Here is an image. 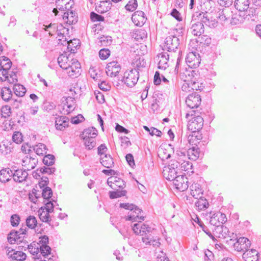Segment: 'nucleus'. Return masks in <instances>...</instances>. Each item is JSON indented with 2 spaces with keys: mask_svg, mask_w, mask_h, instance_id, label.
<instances>
[{
  "mask_svg": "<svg viewBox=\"0 0 261 261\" xmlns=\"http://www.w3.org/2000/svg\"><path fill=\"white\" fill-rule=\"evenodd\" d=\"M141 64L140 58L136 61L134 69L126 71L123 76L122 81L128 87H132L137 83L139 77L140 68L145 67V62L142 60Z\"/></svg>",
  "mask_w": 261,
  "mask_h": 261,
  "instance_id": "1",
  "label": "nucleus"
},
{
  "mask_svg": "<svg viewBox=\"0 0 261 261\" xmlns=\"http://www.w3.org/2000/svg\"><path fill=\"white\" fill-rule=\"evenodd\" d=\"M190 32L195 36H200L204 32V23L202 22L201 17L199 12H195L192 16Z\"/></svg>",
  "mask_w": 261,
  "mask_h": 261,
  "instance_id": "2",
  "label": "nucleus"
},
{
  "mask_svg": "<svg viewBox=\"0 0 261 261\" xmlns=\"http://www.w3.org/2000/svg\"><path fill=\"white\" fill-rule=\"evenodd\" d=\"M193 113H195L194 111H192L191 114L189 113L186 114V117L187 119H188L190 116H193L189 120L187 128L191 132L200 130L202 128L203 125V119L201 116H196Z\"/></svg>",
  "mask_w": 261,
  "mask_h": 261,
  "instance_id": "3",
  "label": "nucleus"
},
{
  "mask_svg": "<svg viewBox=\"0 0 261 261\" xmlns=\"http://www.w3.org/2000/svg\"><path fill=\"white\" fill-rule=\"evenodd\" d=\"M132 229L135 234L142 236V238L154 234V229L147 224H143L141 222L135 223L132 226Z\"/></svg>",
  "mask_w": 261,
  "mask_h": 261,
  "instance_id": "4",
  "label": "nucleus"
},
{
  "mask_svg": "<svg viewBox=\"0 0 261 261\" xmlns=\"http://www.w3.org/2000/svg\"><path fill=\"white\" fill-rule=\"evenodd\" d=\"M179 164V161H173L171 165L165 167L163 171L164 176L167 180L172 181L178 176L177 170Z\"/></svg>",
  "mask_w": 261,
  "mask_h": 261,
  "instance_id": "5",
  "label": "nucleus"
},
{
  "mask_svg": "<svg viewBox=\"0 0 261 261\" xmlns=\"http://www.w3.org/2000/svg\"><path fill=\"white\" fill-rule=\"evenodd\" d=\"M179 45V40L175 36H169L167 37L164 44L163 49L169 52H175L178 49Z\"/></svg>",
  "mask_w": 261,
  "mask_h": 261,
  "instance_id": "6",
  "label": "nucleus"
},
{
  "mask_svg": "<svg viewBox=\"0 0 261 261\" xmlns=\"http://www.w3.org/2000/svg\"><path fill=\"white\" fill-rule=\"evenodd\" d=\"M26 228H20L19 231H12L10 232L8 236V241L9 243L13 244L17 243V244L22 242V239L24 236L26 234Z\"/></svg>",
  "mask_w": 261,
  "mask_h": 261,
  "instance_id": "7",
  "label": "nucleus"
},
{
  "mask_svg": "<svg viewBox=\"0 0 261 261\" xmlns=\"http://www.w3.org/2000/svg\"><path fill=\"white\" fill-rule=\"evenodd\" d=\"M215 232L219 238H226L229 237L230 238V241H234L237 239V234L229 231L228 228L223 225L215 227Z\"/></svg>",
  "mask_w": 261,
  "mask_h": 261,
  "instance_id": "8",
  "label": "nucleus"
},
{
  "mask_svg": "<svg viewBox=\"0 0 261 261\" xmlns=\"http://www.w3.org/2000/svg\"><path fill=\"white\" fill-rule=\"evenodd\" d=\"M200 61L199 54L195 51L189 53L186 58V62L189 67L191 68H196L199 67Z\"/></svg>",
  "mask_w": 261,
  "mask_h": 261,
  "instance_id": "9",
  "label": "nucleus"
},
{
  "mask_svg": "<svg viewBox=\"0 0 261 261\" xmlns=\"http://www.w3.org/2000/svg\"><path fill=\"white\" fill-rule=\"evenodd\" d=\"M34 153L26 155L22 159V165L27 170L34 169L38 163V159Z\"/></svg>",
  "mask_w": 261,
  "mask_h": 261,
  "instance_id": "10",
  "label": "nucleus"
},
{
  "mask_svg": "<svg viewBox=\"0 0 261 261\" xmlns=\"http://www.w3.org/2000/svg\"><path fill=\"white\" fill-rule=\"evenodd\" d=\"M198 76L196 71L189 67L180 70L179 72V77L184 82H191L192 80H196V77Z\"/></svg>",
  "mask_w": 261,
  "mask_h": 261,
  "instance_id": "11",
  "label": "nucleus"
},
{
  "mask_svg": "<svg viewBox=\"0 0 261 261\" xmlns=\"http://www.w3.org/2000/svg\"><path fill=\"white\" fill-rule=\"evenodd\" d=\"M237 241L233 244L235 250L238 252L246 251L250 247V241L246 238H237Z\"/></svg>",
  "mask_w": 261,
  "mask_h": 261,
  "instance_id": "12",
  "label": "nucleus"
},
{
  "mask_svg": "<svg viewBox=\"0 0 261 261\" xmlns=\"http://www.w3.org/2000/svg\"><path fill=\"white\" fill-rule=\"evenodd\" d=\"M172 181L176 188L180 191H184L189 187L188 178L185 175H178Z\"/></svg>",
  "mask_w": 261,
  "mask_h": 261,
  "instance_id": "13",
  "label": "nucleus"
},
{
  "mask_svg": "<svg viewBox=\"0 0 261 261\" xmlns=\"http://www.w3.org/2000/svg\"><path fill=\"white\" fill-rule=\"evenodd\" d=\"M27 246L29 252L34 256V257L35 258L39 259L41 257V255L45 257L49 255L47 253H42V251L41 250V247H40L39 245H38L36 242H33L30 245H27Z\"/></svg>",
  "mask_w": 261,
  "mask_h": 261,
  "instance_id": "14",
  "label": "nucleus"
},
{
  "mask_svg": "<svg viewBox=\"0 0 261 261\" xmlns=\"http://www.w3.org/2000/svg\"><path fill=\"white\" fill-rule=\"evenodd\" d=\"M186 102L190 108H197L201 103L200 96L196 92L192 93L187 97Z\"/></svg>",
  "mask_w": 261,
  "mask_h": 261,
  "instance_id": "15",
  "label": "nucleus"
},
{
  "mask_svg": "<svg viewBox=\"0 0 261 261\" xmlns=\"http://www.w3.org/2000/svg\"><path fill=\"white\" fill-rule=\"evenodd\" d=\"M70 64L67 70V73L70 76L77 77L80 74L81 64L79 62L75 59L70 61Z\"/></svg>",
  "mask_w": 261,
  "mask_h": 261,
  "instance_id": "16",
  "label": "nucleus"
},
{
  "mask_svg": "<svg viewBox=\"0 0 261 261\" xmlns=\"http://www.w3.org/2000/svg\"><path fill=\"white\" fill-rule=\"evenodd\" d=\"M120 64L115 61L109 63L106 67L107 74L110 77L116 76L121 70Z\"/></svg>",
  "mask_w": 261,
  "mask_h": 261,
  "instance_id": "17",
  "label": "nucleus"
},
{
  "mask_svg": "<svg viewBox=\"0 0 261 261\" xmlns=\"http://www.w3.org/2000/svg\"><path fill=\"white\" fill-rule=\"evenodd\" d=\"M28 176L25 169H15L12 168V177L16 182H21L25 181Z\"/></svg>",
  "mask_w": 261,
  "mask_h": 261,
  "instance_id": "18",
  "label": "nucleus"
},
{
  "mask_svg": "<svg viewBox=\"0 0 261 261\" xmlns=\"http://www.w3.org/2000/svg\"><path fill=\"white\" fill-rule=\"evenodd\" d=\"M231 16L232 11L229 8L220 9L216 14V17L219 19L222 23H224L228 20H229Z\"/></svg>",
  "mask_w": 261,
  "mask_h": 261,
  "instance_id": "19",
  "label": "nucleus"
},
{
  "mask_svg": "<svg viewBox=\"0 0 261 261\" xmlns=\"http://www.w3.org/2000/svg\"><path fill=\"white\" fill-rule=\"evenodd\" d=\"M49 239L47 236H41L39 238L38 242H37L40 247L42 253H47L49 255L51 254V248L47 245L48 244Z\"/></svg>",
  "mask_w": 261,
  "mask_h": 261,
  "instance_id": "20",
  "label": "nucleus"
},
{
  "mask_svg": "<svg viewBox=\"0 0 261 261\" xmlns=\"http://www.w3.org/2000/svg\"><path fill=\"white\" fill-rule=\"evenodd\" d=\"M132 20L136 25L141 27L145 23L146 18L143 11H137L132 15Z\"/></svg>",
  "mask_w": 261,
  "mask_h": 261,
  "instance_id": "21",
  "label": "nucleus"
},
{
  "mask_svg": "<svg viewBox=\"0 0 261 261\" xmlns=\"http://www.w3.org/2000/svg\"><path fill=\"white\" fill-rule=\"evenodd\" d=\"M141 213L142 210L136 206L134 210L130 211V213H128L126 220L132 221L133 222L138 221L139 222H141V221H143L144 220V217L140 215Z\"/></svg>",
  "mask_w": 261,
  "mask_h": 261,
  "instance_id": "22",
  "label": "nucleus"
},
{
  "mask_svg": "<svg viewBox=\"0 0 261 261\" xmlns=\"http://www.w3.org/2000/svg\"><path fill=\"white\" fill-rule=\"evenodd\" d=\"M63 20L67 24H73L77 22V16L74 11H66L62 15Z\"/></svg>",
  "mask_w": 261,
  "mask_h": 261,
  "instance_id": "23",
  "label": "nucleus"
},
{
  "mask_svg": "<svg viewBox=\"0 0 261 261\" xmlns=\"http://www.w3.org/2000/svg\"><path fill=\"white\" fill-rule=\"evenodd\" d=\"M200 16L201 17L202 22L204 24L210 28H215L217 26L218 21L215 19L210 18L207 12H199Z\"/></svg>",
  "mask_w": 261,
  "mask_h": 261,
  "instance_id": "24",
  "label": "nucleus"
},
{
  "mask_svg": "<svg viewBox=\"0 0 261 261\" xmlns=\"http://www.w3.org/2000/svg\"><path fill=\"white\" fill-rule=\"evenodd\" d=\"M110 183H111L110 186L113 189H115L116 187L123 189L125 187V182L124 181L117 177H111L109 178L108 179V184L109 185Z\"/></svg>",
  "mask_w": 261,
  "mask_h": 261,
  "instance_id": "25",
  "label": "nucleus"
},
{
  "mask_svg": "<svg viewBox=\"0 0 261 261\" xmlns=\"http://www.w3.org/2000/svg\"><path fill=\"white\" fill-rule=\"evenodd\" d=\"M168 54L161 53L158 55V68L160 69H166L168 67Z\"/></svg>",
  "mask_w": 261,
  "mask_h": 261,
  "instance_id": "26",
  "label": "nucleus"
},
{
  "mask_svg": "<svg viewBox=\"0 0 261 261\" xmlns=\"http://www.w3.org/2000/svg\"><path fill=\"white\" fill-rule=\"evenodd\" d=\"M250 5V0H234V5L237 10L240 12L246 11Z\"/></svg>",
  "mask_w": 261,
  "mask_h": 261,
  "instance_id": "27",
  "label": "nucleus"
},
{
  "mask_svg": "<svg viewBox=\"0 0 261 261\" xmlns=\"http://www.w3.org/2000/svg\"><path fill=\"white\" fill-rule=\"evenodd\" d=\"M245 261H258V252L255 249L247 250L243 254Z\"/></svg>",
  "mask_w": 261,
  "mask_h": 261,
  "instance_id": "28",
  "label": "nucleus"
},
{
  "mask_svg": "<svg viewBox=\"0 0 261 261\" xmlns=\"http://www.w3.org/2000/svg\"><path fill=\"white\" fill-rule=\"evenodd\" d=\"M69 119L66 116H60L56 118L55 126L57 129L63 130L68 126Z\"/></svg>",
  "mask_w": 261,
  "mask_h": 261,
  "instance_id": "29",
  "label": "nucleus"
},
{
  "mask_svg": "<svg viewBox=\"0 0 261 261\" xmlns=\"http://www.w3.org/2000/svg\"><path fill=\"white\" fill-rule=\"evenodd\" d=\"M112 3L110 1L100 2L99 4L96 6L95 10L99 13H103L110 10Z\"/></svg>",
  "mask_w": 261,
  "mask_h": 261,
  "instance_id": "30",
  "label": "nucleus"
},
{
  "mask_svg": "<svg viewBox=\"0 0 261 261\" xmlns=\"http://www.w3.org/2000/svg\"><path fill=\"white\" fill-rule=\"evenodd\" d=\"M154 234H151L147 237H143L142 238V240L143 243L146 244L152 245L154 247H158L161 244L159 242V239L157 236L154 237Z\"/></svg>",
  "mask_w": 261,
  "mask_h": 261,
  "instance_id": "31",
  "label": "nucleus"
},
{
  "mask_svg": "<svg viewBox=\"0 0 261 261\" xmlns=\"http://www.w3.org/2000/svg\"><path fill=\"white\" fill-rule=\"evenodd\" d=\"M12 177V169L5 168L0 171V181L6 182L9 181Z\"/></svg>",
  "mask_w": 261,
  "mask_h": 261,
  "instance_id": "32",
  "label": "nucleus"
},
{
  "mask_svg": "<svg viewBox=\"0 0 261 261\" xmlns=\"http://www.w3.org/2000/svg\"><path fill=\"white\" fill-rule=\"evenodd\" d=\"M100 163L105 167L107 168H112L114 166L113 159L110 154H105L100 158Z\"/></svg>",
  "mask_w": 261,
  "mask_h": 261,
  "instance_id": "33",
  "label": "nucleus"
},
{
  "mask_svg": "<svg viewBox=\"0 0 261 261\" xmlns=\"http://www.w3.org/2000/svg\"><path fill=\"white\" fill-rule=\"evenodd\" d=\"M199 148L196 147H192L187 150L188 159L196 161L199 156Z\"/></svg>",
  "mask_w": 261,
  "mask_h": 261,
  "instance_id": "34",
  "label": "nucleus"
},
{
  "mask_svg": "<svg viewBox=\"0 0 261 261\" xmlns=\"http://www.w3.org/2000/svg\"><path fill=\"white\" fill-rule=\"evenodd\" d=\"M97 135V131L93 127L85 129L83 132V139L95 138Z\"/></svg>",
  "mask_w": 261,
  "mask_h": 261,
  "instance_id": "35",
  "label": "nucleus"
},
{
  "mask_svg": "<svg viewBox=\"0 0 261 261\" xmlns=\"http://www.w3.org/2000/svg\"><path fill=\"white\" fill-rule=\"evenodd\" d=\"M1 95L3 99L5 101L13 100L12 92L9 88L3 87L1 89Z\"/></svg>",
  "mask_w": 261,
  "mask_h": 261,
  "instance_id": "36",
  "label": "nucleus"
},
{
  "mask_svg": "<svg viewBox=\"0 0 261 261\" xmlns=\"http://www.w3.org/2000/svg\"><path fill=\"white\" fill-rule=\"evenodd\" d=\"M38 215L40 220L43 222H46L49 223L51 221L50 218L49 213L47 211L45 210L43 207H41L38 211Z\"/></svg>",
  "mask_w": 261,
  "mask_h": 261,
  "instance_id": "37",
  "label": "nucleus"
},
{
  "mask_svg": "<svg viewBox=\"0 0 261 261\" xmlns=\"http://www.w3.org/2000/svg\"><path fill=\"white\" fill-rule=\"evenodd\" d=\"M181 170L187 171V173L191 174L194 172L192 163L187 160L180 162L179 166Z\"/></svg>",
  "mask_w": 261,
  "mask_h": 261,
  "instance_id": "38",
  "label": "nucleus"
},
{
  "mask_svg": "<svg viewBox=\"0 0 261 261\" xmlns=\"http://www.w3.org/2000/svg\"><path fill=\"white\" fill-rule=\"evenodd\" d=\"M191 194L193 197L198 198L202 194L200 186L197 183H194L190 186Z\"/></svg>",
  "mask_w": 261,
  "mask_h": 261,
  "instance_id": "39",
  "label": "nucleus"
},
{
  "mask_svg": "<svg viewBox=\"0 0 261 261\" xmlns=\"http://www.w3.org/2000/svg\"><path fill=\"white\" fill-rule=\"evenodd\" d=\"M58 62L60 67L66 71L71 63L70 61L69 62L68 58L64 55H61L58 57Z\"/></svg>",
  "mask_w": 261,
  "mask_h": 261,
  "instance_id": "40",
  "label": "nucleus"
},
{
  "mask_svg": "<svg viewBox=\"0 0 261 261\" xmlns=\"http://www.w3.org/2000/svg\"><path fill=\"white\" fill-rule=\"evenodd\" d=\"M10 258H12L10 261H25L27 255L22 251H15L10 254Z\"/></svg>",
  "mask_w": 261,
  "mask_h": 261,
  "instance_id": "41",
  "label": "nucleus"
},
{
  "mask_svg": "<svg viewBox=\"0 0 261 261\" xmlns=\"http://www.w3.org/2000/svg\"><path fill=\"white\" fill-rule=\"evenodd\" d=\"M58 28L59 25L56 23H50L48 25L43 24L42 27L43 29L48 32V34L50 36H53L55 32H57V33L60 32Z\"/></svg>",
  "mask_w": 261,
  "mask_h": 261,
  "instance_id": "42",
  "label": "nucleus"
},
{
  "mask_svg": "<svg viewBox=\"0 0 261 261\" xmlns=\"http://www.w3.org/2000/svg\"><path fill=\"white\" fill-rule=\"evenodd\" d=\"M58 44H60L63 45H66L68 44V49H70V46H71V44H73V41L71 40L69 41H67V38L64 35L63 33L61 32L58 33Z\"/></svg>",
  "mask_w": 261,
  "mask_h": 261,
  "instance_id": "43",
  "label": "nucleus"
},
{
  "mask_svg": "<svg viewBox=\"0 0 261 261\" xmlns=\"http://www.w3.org/2000/svg\"><path fill=\"white\" fill-rule=\"evenodd\" d=\"M33 149L36 154L39 155H43L46 153V146L42 143H39L33 147Z\"/></svg>",
  "mask_w": 261,
  "mask_h": 261,
  "instance_id": "44",
  "label": "nucleus"
},
{
  "mask_svg": "<svg viewBox=\"0 0 261 261\" xmlns=\"http://www.w3.org/2000/svg\"><path fill=\"white\" fill-rule=\"evenodd\" d=\"M13 91L15 94L19 97L23 96L26 92L25 87L20 84H15Z\"/></svg>",
  "mask_w": 261,
  "mask_h": 261,
  "instance_id": "45",
  "label": "nucleus"
},
{
  "mask_svg": "<svg viewBox=\"0 0 261 261\" xmlns=\"http://www.w3.org/2000/svg\"><path fill=\"white\" fill-rule=\"evenodd\" d=\"M187 136V140L188 142H191L192 138H194V140L197 142V144L199 143V141L202 139V137L201 134L199 132V130H196L195 132H191V133Z\"/></svg>",
  "mask_w": 261,
  "mask_h": 261,
  "instance_id": "46",
  "label": "nucleus"
},
{
  "mask_svg": "<svg viewBox=\"0 0 261 261\" xmlns=\"http://www.w3.org/2000/svg\"><path fill=\"white\" fill-rule=\"evenodd\" d=\"M191 89L192 90L201 91L204 88V85L202 82L196 80H193L190 83Z\"/></svg>",
  "mask_w": 261,
  "mask_h": 261,
  "instance_id": "47",
  "label": "nucleus"
},
{
  "mask_svg": "<svg viewBox=\"0 0 261 261\" xmlns=\"http://www.w3.org/2000/svg\"><path fill=\"white\" fill-rule=\"evenodd\" d=\"M198 210L201 211L207 207L208 203L205 199L199 198L195 203Z\"/></svg>",
  "mask_w": 261,
  "mask_h": 261,
  "instance_id": "48",
  "label": "nucleus"
},
{
  "mask_svg": "<svg viewBox=\"0 0 261 261\" xmlns=\"http://www.w3.org/2000/svg\"><path fill=\"white\" fill-rule=\"evenodd\" d=\"M25 223L29 228L34 229L37 226V221L34 216H30L26 219Z\"/></svg>",
  "mask_w": 261,
  "mask_h": 261,
  "instance_id": "49",
  "label": "nucleus"
},
{
  "mask_svg": "<svg viewBox=\"0 0 261 261\" xmlns=\"http://www.w3.org/2000/svg\"><path fill=\"white\" fill-rule=\"evenodd\" d=\"M98 44L102 46H107L111 44L112 40L110 36H101L99 38Z\"/></svg>",
  "mask_w": 261,
  "mask_h": 261,
  "instance_id": "50",
  "label": "nucleus"
},
{
  "mask_svg": "<svg viewBox=\"0 0 261 261\" xmlns=\"http://www.w3.org/2000/svg\"><path fill=\"white\" fill-rule=\"evenodd\" d=\"M176 154L178 156L177 160L176 161H179L180 163L182 161L188 159V153L186 149H182L177 150L176 151Z\"/></svg>",
  "mask_w": 261,
  "mask_h": 261,
  "instance_id": "51",
  "label": "nucleus"
},
{
  "mask_svg": "<svg viewBox=\"0 0 261 261\" xmlns=\"http://www.w3.org/2000/svg\"><path fill=\"white\" fill-rule=\"evenodd\" d=\"M126 193V191L125 190L122 191H110L109 192L110 194V198L111 199H115L118 197H120L122 196H124L125 195Z\"/></svg>",
  "mask_w": 261,
  "mask_h": 261,
  "instance_id": "52",
  "label": "nucleus"
},
{
  "mask_svg": "<svg viewBox=\"0 0 261 261\" xmlns=\"http://www.w3.org/2000/svg\"><path fill=\"white\" fill-rule=\"evenodd\" d=\"M43 163L47 166H51L55 163V156L52 154L45 155L43 159Z\"/></svg>",
  "mask_w": 261,
  "mask_h": 261,
  "instance_id": "53",
  "label": "nucleus"
},
{
  "mask_svg": "<svg viewBox=\"0 0 261 261\" xmlns=\"http://www.w3.org/2000/svg\"><path fill=\"white\" fill-rule=\"evenodd\" d=\"M138 6L137 0H130L125 6V8L127 11L133 12L135 10Z\"/></svg>",
  "mask_w": 261,
  "mask_h": 261,
  "instance_id": "54",
  "label": "nucleus"
},
{
  "mask_svg": "<svg viewBox=\"0 0 261 261\" xmlns=\"http://www.w3.org/2000/svg\"><path fill=\"white\" fill-rule=\"evenodd\" d=\"M94 139L95 138L83 139L85 141V145L88 149H92L95 146L96 142Z\"/></svg>",
  "mask_w": 261,
  "mask_h": 261,
  "instance_id": "55",
  "label": "nucleus"
},
{
  "mask_svg": "<svg viewBox=\"0 0 261 261\" xmlns=\"http://www.w3.org/2000/svg\"><path fill=\"white\" fill-rule=\"evenodd\" d=\"M197 42L204 45H208L211 43V38L207 35H201L198 37Z\"/></svg>",
  "mask_w": 261,
  "mask_h": 261,
  "instance_id": "56",
  "label": "nucleus"
},
{
  "mask_svg": "<svg viewBox=\"0 0 261 261\" xmlns=\"http://www.w3.org/2000/svg\"><path fill=\"white\" fill-rule=\"evenodd\" d=\"M53 192L51 188L48 187L45 188L42 192V196L44 199H49L52 196Z\"/></svg>",
  "mask_w": 261,
  "mask_h": 261,
  "instance_id": "57",
  "label": "nucleus"
},
{
  "mask_svg": "<svg viewBox=\"0 0 261 261\" xmlns=\"http://www.w3.org/2000/svg\"><path fill=\"white\" fill-rule=\"evenodd\" d=\"M20 220V217L17 214L12 215L11 217L10 222L11 224L13 227H16L18 225Z\"/></svg>",
  "mask_w": 261,
  "mask_h": 261,
  "instance_id": "58",
  "label": "nucleus"
},
{
  "mask_svg": "<svg viewBox=\"0 0 261 261\" xmlns=\"http://www.w3.org/2000/svg\"><path fill=\"white\" fill-rule=\"evenodd\" d=\"M110 55V50L109 49H101L99 51V56L101 60L107 59Z\"/></svg>",
  "mask_w": 261,
  "mask_h": 261,
  "instance_id": "59",
  "label": "nucleus"
},
{
  "mask_svg": "<svg viewBox=\"0 0 261 261\" xmlns=\"http://www.w3.org/2000/svg\"><path fill=\"white\" fill-rule=\"evenodd\" d=\"M76 105H73L70 103H64V112L63 114L64 115H67L72 112L75 108Z\"/></svg>",
  "mask_w": 261,
  "mask_h": 261,
  "instance_id": "60",
  "label": "nucleus"
},
{
  "mask_svg": "<svg viewBox=\"0 0 261 261\" xmlns=\"http://www.w3.org/2000/svg\"><path fill=\"white\" fill-rule=\"evenodd\" d=\"M12 140L14 142L19 144L22 141V136L21 133L19 132H16L12 136Z\"/></svg>",
  "mask_w": 261,
  "mask_h": 261,
  "instance_id": "61",
  "label": "nucleus"
},
{
  "mask_svg": "<svg viewBox=\"0 0 261 261\" xmlns=\"http://www.w3.org/2000/svg\"><path fill=\"white\" fill-rule=\"evenodd\" d=\"M12 66V62L9 58L6 59V63H4L2 61H0V68L5 69L6 71L10 69Z\"/></svg>",
  "mask_w": 261,
  "mask_h": 261,
  "instance_id": "62",
  "label": "nucleus"
},
{
  "mask_svg": "<svg viewBox=\"0 0 261 261\" xmlns=\"http://www.w3.org/2000/svg\"><path fill=\"white\" fill-rule=\"evenodd\" d=\"M90 18L92 21H103L104 17L94 12H92L90 14Z\"/></svg>",
  "mask_w": 261,
  "mask_h": 261,
  "instance_id": "63",
  "label": "nucleus"
},
{
  "mask_svg": "<svg viewBox=\"0 0 261 261\" xmlns=\"http://www.w3.org/2000/svg\"><path fill=\"white\" fill-rule=\"evenodd\" d=\"M210 223L213 226H215L216 227L220 225L216 213H214L212 216H210Z\"/></svg>",
  "mask_w": 261,
  "mask_h": 261,
  "instance_id": "64",
  "label": "nucleus"
}]
</instances>
